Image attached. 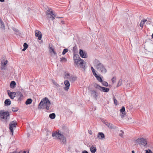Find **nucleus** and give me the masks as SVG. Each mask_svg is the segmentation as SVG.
<instances>
[{"label":"nucleus","instance_id":"nucleus-59","mask_svg":"<svg viewBox=\"0 0 153 153\" xmlns=\"http://www.w3.org/2000/svg\"><path fill=\"white\" fill-rule=\"evenodd\" d=\"M128 120H129V118H128Z\"/></svg>","mask_w":153,"mask_h":153},{"label":"nucleus","instance_id":"nucleus-6","mask_svg":"<svg viewBox=\"0 0 153 153\" xmlns=\"http://www.w3.org/2000/svg\"><path fill=\"white\" fill-rule=\"evenodd\" d=\"M1 70H4L5 69V67L6 65L7 64L8 61L6 59V58L5 56H3L1 59Z\"/></svg>","mask_w":153,"mask_h":153},{"label":"nucleus","instance_id":"nucleus-3","mask_svg":"<svg viewBox=\"0 0 153 153\" xmlns=\"http://www.w3.org/2000/svg\"><path fill=\"white\" fill-rule=\"evenodd\" d=\"M63 134L61 131H56L52 133V136L53 137H55L56 139H59L63 144H66V139Z\"/></svg>","mask_w":153,"mask_h":153},{"label":"nucleus","instance_id":"nucleus-57","mask_svg":"<svg viewBox=\"0 0 153 153\" xmlns=\"http://www.w3.org/2000/svg\"><path fill=\"white\" fill-rule=\"evenodd\" d=\"M19 153H23V152L22 151H21V152H20Z\"/></svg>","mask_w":153,"mask_h":153},{"label":"nucleus","instance_id":"nucleus-43","mask_svg":"<svg viewBox=\"0 0 153 153\" xmlns=\"http://www.w3.org/2000/svg\"><path fill=\"white\" fill-rule=\"evenodd\" d=\"M113 99H114V104L115 105H117V100L115 98V97H114Z\"/></svg>","mask_w":153,"mask_h":153},{"label":"nucleus","instance_id":"nucleus-56","mask_svg":"<svg viewBox=\"0 0 153 153\" xmlns=\"http://www.w3.org/2000/svg\"><path fill=\"white\" fill-rule=\"evenodd\" d=\"M132 153H134V150H133L131 152Z\"/></svg>","mask_w":153,"mask_h":153},{"label":"nucleus","instance_id":"nucleus-8","mask_svg":"<svg viewBox=\"0 0 153 153\" xmlns=\"http://www.w3.org/2000/svg\"><path fill=\"white\" fill-rule=\"evenodd\" d=\"M46 14L48 16L50 15V18H51V20H53L56 16V14L55 13H53L52 11L50 10H48L46 12Z\"/></svg>","mask_w":153,"mask_h":153},{"label":"nucleus","instance_id":"nucleus-36","mask_svg":"<svg viewBox=\"0 0 153 153\" xmlns=\"http://www.w3.org/2000/svg\"><path fill=\"white\" fill-rule=\"evenodd\" d=\"M101 82L102 85L105 86H107L108 85V83L106 82L102 81Z\"/></svg>","mask_w":153,"mask_h":153},{"label":"nucleus","instance_id":"nucleus-42","mask_svg":"<svg viewBox=\"0 0 153 153\" xmlns=\"http://www.w3.org/2000/svg\"><path fill=\"white\" fill-rule=\"evenodd\" d=\"M23 46L24 48L27 49L28 48V45L26 43H25L24 44Z\"/></svg>","mask_w":153,"mask_h":153},{"label":"nucleus","instance_id":"nucleus-2","mask_svg":"<svg viewBox=\"0 0 153 153\" xmlns=\"http://www.w3.org/2000/svg\"><path fill=\"white\" fill-rule=\"evenodd\" d=\"M51 104V102L48 98L45 97L42 99L39 104L38 108L39 109L45 108L46 110H49Z\"/></svg>","mask_w":153,"mask_h":153},{"label":"nucleus","instance_id":"nucleus-39","mask_svg":"<svg viewBox=\"0 0 153 153\" xmlns=\"http://www.w3.org/2000/svg\"><path fill=\"white\" fill-rule=\"evenodd\" d=\"M15 34L16 35H18L19 36H20L22 34L21 33L19 30L16 32Z\"/></svg>","mask_w":153,"mask_h":153},{"label":"nucleus","instance_id":"nucleus-44","mask_svg":"<svg viewBox=\"0 0 153 153\" xmlns=\"http://www.w3.org/2000/svg\"><path fill=\"white\" fill-rule=\"evenodd\" d=\"M77 50V47L76 45H75L73 47V51H74L75 52Z\"/></svg>","mask_w":153,"mask_h":153},{"label":"nucleus","instance_id":"nucleus-49","mask_svg":"<svg viewBox=\"0 0 153 153\" xmlns=\"http://www.w3.org/2000/svg\"><path fill=\"white\" fill-rule=\"evenodd\" d=\"M88 133L90 134L91 135L92 134V132L90 130H88Z\"/></svg>","mask_w":153,"mask_h":153},{"label":"nucleus","instance_id":"nucleus-58","mask_svg":"<svg viewBox=\"0 0 153 153\" xmlns=\"http://www.w3.org/2000/svg\"><path fill=\"white\" fill-rule=\"evenodd\" d=\"M152 38L153 39V33L152 34Z\"/></svg>","mask_w":153,"mask_h":153},{"label":"nucleus","instance_id":"nucleus-45","mask_svg":"<svg viewBox=\"0 0 153 153\" xmlns=\"http://www.w3.org/2000/svg\"><path fill=\"white\" fill-rule=\"evenodd\" d=\"M146 153H153L152 151L150 149L146 150Z\"/></svg>","mask_w":153,"mask_h":153},{"label":"nucleus","instance_id":"nucleus-15","mask_svg":"<svg viewBox=\"0 0 153 153\" xmlns=\"http://www.w3.org/2000/svg\"><path fill=\"white\" fill-rule=\"evenodd\" d=\"M79 53L80 56L82 58H85L87 57V54L85 52H84L82 50L80 49Z\"/></svg>","mask_w":153,"mask_h":153},{"label":"nucleus","instance_id":"nucleus-27","mask_svg":"<svg viewBox=\"0 0 153 153\" xmlns=\"http://www.w3.org/2000/svg\"><path fill=\"white\" fill-rule=\"evenodd\" d=\"M97 150V149L96 147H93V146H91L90 148V151L91 153H94Z\"/></svg>","mask_w":153,"mask_h":153},{"label":"nucleus","instance_id":"nucleus-5","mask_svg":"<svg viewBox=\"0 0 153 153\" xmlns=\"http://www.w3.org/2000/svg\"><path fill=\"white\" fill-rule=\"evenodd\" d=\"M140 146H142L144 147H147V140L143 137H140L137 139L136 140Z\"/></svg>","mask_w":153,"mask_h":153},{"label":"nucleus","instance_id":"nucleus-33","mask_svg":"<svg viewBox=\"0 0 153 153\" xmlns=\"http://www.w3.org/2000/svg\"><path fill=\"white\" fill-rule=\"evenodd\" d=\"M12 109L13 111L16 112L18 110V108L16 107H13L12 108Z\"/></svg>","mask_w":153,"mask_h":153},{"label":"nucleus","instance_id":"nucleus-19","mask_svg":"<svg viewBox=\"0 0 153 153\" xmlns=\"http://www.w3.org/2000/svg\"><path fill=\"white\" fill-rule=\"evenodd\" d=\"M106 126H107L109 128L111 129H114L116 128V126H114L113 124L110 123H108Z\"/></svg>","mask_w":153,"mask_h":153},{"label":"nucleus","instance_id":"nucleus-60","mask_svg":"<svg viewBox=\"0 0 153 153\" xmlns=\"http://www.w3.org/2000/svg\"><path fill=\"white\" fill-rule=\"evenodd\" d=\"M59 18V17H57V18Z\"/></svg>","mask_w":153,"mask_h":153},{"label":"nucleus","instance_id":"nucleus-30","mask_svg":"<svg viewBox=\"0 0 153 153\" xmlns=\"http://www.w3.org/2000/svg\"><path fill=\"white\" fill-rule=\"evenodd\" d=\"M56 117V115L54 113H53L52 114H51L49 115V117L51 118V119H53L55 118Z\"/></svg>","mask_w":153,"mask_h":153},{"label":"nucleus","instance_id":"nucleus-29","mask_svg":"<svg viewBox=\"0 0 153 153\" xmlns=\"http://www.w3.org/2000/svg\"><path fill=\"white\" fill-rule=\"evenodd\" d=\"M32 102V100L31 99H28L25 102V104L26 105H29L31 104Z\"/></svg>","mask_w":153,"mask_h":153},{"label":"nucleus","instance_id":"nucleus-38","mask_svg":"<svg viewBox=\"0 0 153 153\" xmlns=\"http://www.w3.org/2000/svg\"><path fill=\"white\" fill-rule=\"evenodd\" d=\"M125 110V107L123 106H122L121 109L120 110V112H124Z\"/></svg>","mask_w":153,"mask_h":153},{"label":"nucleus","instance_id":"nucleus-20","mask_svg":"<svg viewBox=\"0 0 153 153\" xmlns=\"http://www.w3.org/2000/svg\"><path fill=\"white\" fill-rule=\"evenodd\" d=\"M49 52L51 54H53L54 55H56V53L51 47H49Z\"/></svg>","mask_w":153,"mask_h":153},{"label":"nucleus","instance_id":"nucleus-31","mask_svg":"<svg viewBox=\"0 0 153 153\" xmlns=\"http://www.w3.org/2000/svg\"><path fill=\"white\" fill-rule=\"evenodd\" d=\"M52 81L53 84L56 86V87H55V88H58L59 87L60 85L58 84L57 82L55 80L52 79Z\"/></svg>","mask_w":153,"mask_h":153},{"label":"nucleus","instance_id":"nucleus-18","mask_svg":"<svg viewBox=\"0 0 153 153\" xmlns=\"http://www.w3.org/2000/svg\"><path fill=\"white\" fill-rule=\"evenodd\" d=\"M84 63V60L81 59V60L78 62V64L79 65L78 66L79 67L84 68L85 67V66L83 65Z\"/></svg>","mask_w":153,"mask_h":153},{"label":"nucleus","instance_id":"nucleus-35","mask_svg":"<svg viewBox=\"0 0 153 153\" xmlns=\"http://www.w3.org/2000/svg\"><path fill=\"white\" fill-rule=\"evenodd\" d=\"M68 51V49L67 48L63 50V51L62 52V54H65Z\"/></svg>","mask_w":153,"mask_h":153},{"label":"nucleus","instance_id":"nucleus-41","mask_svg":"<svg viewBox=\"0 0 153 153\" xmlns=\"http://www.w3.org/2000/svg\"><path fill=\"white\" fill-rule=\"evenodd\" d=\"M120 133H119V135L121 137H123V134H124V132L122 130L120 131Z\"/></svg>","mask_w":153,"mask_h":153},{"label":"nucleus","instance_id":"nucleus-24","mask_svg":"<svg viewBox=\"0 0 153 153\" xmlns=\"http://www.w3.org/2000/svg\"><path fill=\"white\" fill-rule=\"evenodd\" d=\"M97 78V79L100 82H102V78L99 76H98L97 74H95L94 76Z\"/></svg>","mask_w":153,"mask_h":153},{"label":"nucleus","instance_id":"nucleus-23","mask_svg":"<svg viewBox=\"0 0 153 153\" xmlns=\"http://www.w3.org/2000/svg\"><path fill=\"white\" fill-rule=\"evenodd\" d=\"M67 78L69 79L71 81L73 82L75 80L76 77L74 76H70L69 77H68Z\"/></svg>","mask_w":153,"mask_h":153},{"label":"nucleus","instance_id":"nucleus-14","mask_svg":"<svg viewBox=\"0 0 153 153\" xmlns=\"http://www.w3.org/2000/svg\"><path fill=\"white\" fill-rule=\"evenodd\" d=\"M64 84L66 86L64 87V89L65 90L68 91L70 86L69 82L68 80H65L64 81Z\"/></svg>","mask_w":153,"mask_h":153},{"label":"nucleus","instance_id":"nucleus-40","mask_svg":"<svg viewBox=\"0 0 153 153\" xmlns=\"http://www.w3.org/2000/svg\"><path fill=\"white\" fill-rule=\"evenodd\" d=\"M111 81L113 83L115 82L116 81V78L115 77H113L111 79Z\"/></svg>","mask_w":153,"mask_h":153},{"label":"nucleus","instance_id":"nucleus-54","mask_svg":"<svg viewBox=\"0 0 153 153\" xmlns=\"http://www.w3.org/2000/svg\"><path fill=\"white\" fill-rule=\"evenodd\" d=\"M0 1L1 2H4V0H0Z\"/></svg>","mask_w":153,"mask_h":153},{"label":"nucleus","instance_id":"nucleus-11","mask_svg":"<svg viewBox=\"0 0 153 153\" xmlns=\"http://www.w3.org/2000/svg\"><path fill=\"white\" fill-rule=\"evenodd\" d=\"M62 133L65 135H67L68 134L69 130L66 126L65 125H63L62 126Z\"/></svg>","mask_w":153,"mask_h":153},{"label":"nucleus","instance_id":"nucleus-51","mask_svg":"<svg viewBox=\"0 0 153 153\" xmlns=\"http://www.w3.org/2000/svg\"><path fill=\"white\" fill-rule=\"evenodd\" d=\"M82 153H89L87 151L84 150L82 151Z\"/></svg>","mask_w":153,"mask_h":153},{"label":"nucleus","instance_id":"nucleus-1","mask_svg":"<svg viewBox=\"0 0 153 153\" xmlns=\"http://www.w3.org/2000/svg\"><path fill=\"white\" fill-rule=\"evenodd\" d=\"M93 64L94 67L97 71L102 74H105L107 72V70L104 65L97 59H95Z\"/></svg>","mask_w":153,"mask_h":153},{"label":"nucleus","instance_id":"nucleus-21","mask_svg":"<svg viewBox=\"0 0 153 153\" xmlns=\"http://www.w3.org/2000/svg\"><path fill=\"white\" fill-rule=\"evenodd\" d=\"M16 94L19 96L18 100H21L23 97V95L22 93L20 92H18L16 93Z\"/></svg>","mask_w":153,"mask_h":153},{"label":"nucleus","instance_id":"nucleus-55","mask_svg":"<svg viewBox=\"0 0 153 153\" xmlns=\"http://www.w3.org/2000/svg\"><path fill=\"white\" fill-rule=\"evenodd\" d=\"M28 152L27 153H28ZM23 153H26V152L25 151H24L23 152Z\"/></svg>","mask_w":153,"mask_h":153},{"label":"nucleus","instance_id":"nucleus-34","mask_svg":"<svg viewBox=\"0 0 153 153\" xmlns=\"http://www.w3.org/2000/svg\"><path fill=\"white\" fill-rule=\"evenodd\" d=\"M91 68L92 70V71L94 76H95V74H97L95 72V69L93 68V67H91Z\"/></svg>","mask_w":153,"mask_h":153},{"label":"nucleus","instance_id":"nucleus-10","mask_svg":"<svg viewBox=\"0 0 153 153\" xmlns=\"http://www.w3.org/2000/svg\"><path fill=\"white\" fill-rule=\"evenodd\" d=\"M96 88L99 89L100 91L104 92H108L109 91V88L101 87L98 85H97Z\"/></svg>","mask_w":153,"mask_h":153},{"label":"nucleus","instance_id":"nucleus-13","mask_svg":"<svg viewBox=\"0 0 153 153\" xmlns=\"http://www.w3.org/2000/svg\"><path fill=\"white\" fill-rule=\"evenodd\" d=\"M35 36L36 37H38V39L39 40L42 39V34L41 32L39 31L36 30L35 31Z\"/></svg>","mask_w":153,"mask_h":153},{"label":"nucleus","instance_id":"nucleus-16","mask_svg":"<svg viewBox=\"0 0 153 153\" xmlns=\"http://www.w3.org/2000/svg\"><path fill=\"white\" fill-rule=\"evenodd\" d=\"M97 137L99 139L103 140L105 139V136L103 133L99 132L97 134Z\"/></svg>","mask_w":153,"mask_h":153},{"label":"nucleus","instance_id":"nucleus-22","mask_svg":"<svg viewBox=\"0 0 153 153\" xmlns=\"http://www.w3.org/2000/svg\"><path fill=\"white\" fill-rule=\"evenodd\" d=\"M16 85L15 82L14 81H12L10 83V87L12 88H14L16 86Z\"/></svg>","mask_w":153,"mask_h":153},{"label":"nucleus","instance_id":"nucleus-28","mask_svg":"<svg viewBox=\"0 0 153 153\" xmlns=\"http://www.w3.org/2000/svg\"><path fill=\"white\" fill-rule=\"evenodd\" d=\"M60 61L61 62H66L67 61V59L66 58L62 57L60 58Z\"/></svg>","mask_w":153,"mask_h":153},{"label":"nucleus","instance_id":"nucleus-48","mask_svg":"<svg viewBox=\"0 0 153 153\" xmlns=\"http://www.w3.org/2000/svg\"><path fill=\"white\" fill-rule=\"evenodd\" d=\"M103 123H104L106 125H107V124H108V122H107V121L106 120H105V121H104L103 122Z\"/></svg>","mask_w":153,"mask_h":153},{"label":"nucleus","instance_id":"nucleus-50","mask_svg":"<svg viewBox=\"0 0 153 153\" xmlns=\"http://www.w3.org/2000/svg\"><path fill=\"white\" fill-rule=\"evenodd\" d=\"M65 76L67 77V78L68 77H69L70 76V75L69 74H67L65 75Z\"/></svg>","mask_w":153,"mask_h":153},{"label":"nucleus","instance_id":"nucleus-25","mask_svg":"<svg viewBox=\"0 0 153 153\" xmlns=\"http://www.w3.org/2000/svg\"><path fill=\"white\" fill-rule=\"evenodd\" d=\"M147 21V19H143L141 21L140 25V27H142V28H143V25L144 24L145 22H146Z\"/></svg>","mask_w":153,"mask_h":153},{"label":"nucleus","instance_id":"nucleus-7","mask_svg":"<svg viewBox=\"0 0 153 153\" xmlns=\"http://www.w3.org/2000/svg\"><path fill=\"white\" fill-rule=\"evenodd\" d=\"M16 121L15 120L12 121L9 124V129L10 131L12 133V135H13V129L16 128Z\"/></svg>","mask_w":153,"mask_h":153},{"label":"nucleus","instance_id":"nucleus-46","mask_svg":"<svg viewBox=\"0 0 153 153\" xmlns=\"http://www.w3.org/2000/svg\"><path fill=\"white\" fill-rule=\"evenodd\" d=\"M122 113L121 114V116L122 117H123L126 114L124 112H121Z\"/></svg>","mask_w":153,"mask_h":153},{"label":"nucleus","instance_id":"nucleus-26","mask_svg":"<svg viewBox=\"0 0 153 153\" xmlns=\"http://www.w3.org/2000/svg\"><path fill=\"white\" fill-rule=\"evenodd\" d=\"M4 104L7 105H9L11 104V101H10V100L7 99L5 101Z\"/></svg>","mask_w":153,"mask_h":153},{"label":"nucleus","instance_id":"nucleus-53","mask_svg":"<svg viewBox=\"0 0 153 153\" xmlns=\"http://www.w3.org/2000/svg\"><path fill=\"white\" fill-rule=\"evenodd\" d=\"M26 49V48H24L22 50V51H25Z\"/></svg>","mask_w":153,"mask_h":153},{"label":"nucleus","instance_id":"nucleus-17","mask_svg":"<svg viewBox=\"0 0 153 153\" xmlns=\"http://www.w3.org/2000/svg\"><path fill=\"white\" fill-rule=\"evenodd\" d=\"M91 92V96L93 97L95 99H97L98 95L97 94L96 91L94 90H92L90 91Z\"/></svg>","mask_w":153,"mask_h":153},{"label":"nucleus","instance_id":"nucleus-37","mask_svg":"<svg viewBox=\"0 0 153 153\" xmlns=\"http://www.w3.org/2000/svg\"><path fill=\"white\" fill-rule=\"evenodd\" d=\"M0 28L2 30H4L5 29V26L3 22L1 23V24Z\"/></svg>","mask_w":153,"mask_h":153},{"label":"nucleus","instance_id":"nucleus-32","mask_svg":"<svg viewBox=\"0 0 153 153\" xmlns=\"http://www.w3.org/2000/svg\"><path fill=\"white\" fill-rule=\"evenodd\" d=\"M122 79H120L118 82L117 87H118L119 86H121L122 84Z\"/></svg>","mask_w":153,"mask_h":153},{"label":"nucleus","instance_id":"nucleus-12","mask_svg":"<svg viewBox=\"0 0 153 153\" xmlns=\"http://www.w3.org/2000/svg\"><path fill=\"white\" fill-rule=\"evenodd\" d=\"M8 95L11 99H13L14 98L16 97V93L15 92H11L9 90H7Z\"/></svg>","mask_w":153,"mask_h":153},{"label":"nucleus","instance_id":"nucleus-52","mask_svg":"<svg viewBox=\"0 0 153 153\" xmlns=\"http://www.w3.org/2000/svg\"><path fill=\"white\" fill-rule=\"evenodd\" d=\"M146 22H146V24L147 25H150V24L151 22H150V21H147Z\"/></svg>","mask_w":153,"mask_h":153},{"label":"nucleus","instance_id":"nucleus-47","mask_svg":"<svg viewBox=\"0 0 153 153\" xmlns=\"http://www.w3.org/2000/svg\"><path fill=\"white\" fill-rule=\"evenodd\" d=\"M13 29V30L14 31H15V32L16 31H17L18 30L16 28L14 27H13L12 28Z\"/></svg>","mask_w":153,"mask_h":153},{"label":"nucleus","instance_id":"nucleus-9","mask_svg":"<svg viewBox=\"0 0 153 153\" xmlns=\"http://www.w3.org/2000/svg\"><path fill=\"white\" fill-rule=\"evenodd\" d=\"M73 58L74 62L77 65H78V62L81 60V59L78 54H75Z\"/></svg>","mask_w":153,"mask_h":153},{"label":"nucleus","instance_id":"nucleus-4","mask_svg":"<svg viewBox=\"0 0 153 153\" xmlns=\"http://www.w3.org/2000/svg\"><path fill=\"white\" fill-rule=\"evenodd\" d=\"M9 113L7 111L4 112L1 111H0V119L4 120L6 122L8 121L9 119Z\"/></svg>","mask_w":153,"mask_h":153}]
</instances>
